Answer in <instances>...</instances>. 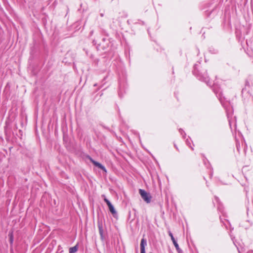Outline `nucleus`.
Masks as SVG:
<instances>
[{"label": "nucleus", "instance_id": "obj_5", "mask_svg": "<svg viewBox=\"0 0 253 253\" xmlns=\"http://www.w3.org/2000/svg\"><path fill=\"white\" fill-rule=\"evenodd\" d=\"M78 245L71 247L69 249V253H75L78 251Z\"/></svg>", "mask_w": 253, "mask_h": 253}, {"label": "nucleus", "instance_id": "obj_4", "mask_svg": "<svg viewBox=\"0 0 253 253\" xmlns=\"http://www.w3.org/2000/svg\"><path fill=\"white\" fill-rule=\"evenodd\" d=\"M146 245V241L144 239H142L140 243V251H145V246Z\"/></svg>", "mask_w": 253, "mask_h": 253}, {"label": "nucleus", "instance_id": "obj_3", "mask_svg": "<svg viewBox=\"0 0 253 253\" xmlns=\"http://www.w3.org/2000/svg\"><path fill=\"white\" fill-rule=\"evenodd\" d=\"M89 160L96 167H97L98 168H100V169H101L105 172L107 171L103 165H102L101 164H100L99 163H98L97 162L95 161L90 157L89 158Z\"/></svg>", "mask_w": 253, "mask_h": 253}, {"label": "nucleus", "instance_id": "obj_2", "mask_svg": "<svg viewBox=\"0 0 253 253\" xmlns=\"http://www.w3.org/2000/svg\"><path fill=\"white\" fill-rule=\"evenodd\" d=\"M104 201L106 202L107 206H108L110 211L111 212L112 214H115L116 213V211L113 207V206L111 204L110 202L106 198H104Z\"/></svg>", "mask_w": 253, "mask_h": 253}, {"label": "nucleus", "instance_id": "obj_7", "mask_svg": "<svg viewBox=\"0 0 253 253\" xmlns=\"http://www.w3.org/2000/svg\"><path fill=\"white\" fill-rule=\"evenodd\" d=\"M99 234L101 237V238H103V229L102 228L99 226Z\"/></svg>", "mask_w": 253, "mask_h": 253}, {"label": "nucleus", "instance_id": "obj_8", "mask_svg": "<svg viewBox=\"0 0 253 253\" xmlns=\"http://www.w3.org/2000/svg\"><path fill=\"white\" fill-rule=\"evenodd\" d=\"M172 243H173V245H174L176 250L177 251H179L180 250V249H179V246H178V244L177 243V242H176V241L173 242Z\"/></svg>", "mask_w": 253, "mask_h": 253}, {"label": "nucleus", "instance_id": "obj_1", "mask_svg": "<svg viewBox=\"0 0 253 253\" xmlns=\"http://www.w3.org/2000/svg\"><path fill=\"white\" fill-rule=\"evenodd\" d=\"M139 193L145 202H146L147 203H150L152 197L149 193L146 192L144 190L141 189L139 190Z\"/></svg>", "mask_w": 253, "mask_h": 253}, {"label": "nucleus", "instance_id": "obj_6", "mask_svg": "<svg viewBox=\"0 0 253 253\" xmlns=\"http://www.w3.org/2000/svg\"><path fill=\"white\" fill-rule=\"evenodd\" d=\"M9 236L10 238V244H12L13 241V236L12 232L9 234Z\"/></svg>", "mask_w": 253, "mask_h": 253}, {"label": "nucleus", "instance_id": "obj_10", "mask_svg": "<svg viewBox=\"0 0 253 253\" xmlns=\"http://www.w3.org/2000/svg\"><path fill=\"white\" fill-rule=\"evenodd\" d=\"M140 253H145V251H140Z\"/></svg>", "mask_w": 253, "mask_h": 253}, {"label": "nucleus", "instance_id": "obj_9", "mask_svg": "<svg viewBox=\"0 0 253 253\" xmlns=\"http://www.w3.org/2000/svg\"><path fill=\"white\" fill-rule=\"evenodd\" d=\"M169 235L170 237V238H171L172 242L174 241H175V240L174 238L173 237V235L170 231L169 232Z\"/></svg>", "mask_w": 253, "mask_h": 253}]
</instances>
